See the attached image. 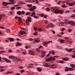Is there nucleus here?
<instances>
[{
  "label": "nucleus",
  "instance_id": "nucleus-25",
  "mask_svg": "<svg viewBox=\"0 0 75 75\" xmlns=\"http://www.w3.org/2000/svg\"><path fill=\"white\" fill-rule=\"evenodd\" d=\"M60 41L62 43H64V41H65V40H63V39H61L60 40Z\"/></svg>",
  "mask_w": 75,
  "mask_h": 75
},
{
  "label": "nucleus",
  "instance_id": "nucleus-13",
  "mask_svg": "<svg viewBox=\"0 0 75 75\" xmlns=\"http://www.w3.org/2000/svg\"><path fill=\"white\" fill-rule=\"evenodd\" d=\"M34 40L36 42H40V39H34Z\"/></svg>",
  "mask_w": 75,
  "mask_h": 75
},
{
  "label": "nucleus",
  "instance_id": "nucleus-2",
  "mask_svg": "<svg viewBox=\"0 0 75 75\" xmlns=\"http://www.w3.org/2000/svg\"><path fill=\"white\" fill-rule=\"evenodd\" d=\"M43 66L44 67H51V68H56L55 65L54 64H52L51 66L48 65V64L46 62H45L43 63Z\"/></svg>",
  "mask_w": 75,
  "mask_h": 75
},
{
  "label": "nucleus",
  "instance_id": "nucleus-59",
  "mask_svg": "<svg viewBox=\"0 0 75 75\" xmlns=\"http://www.w3.org/2000/svg\"><path fill=\"white\" fill-rule=\"evenodd\" d=\"M60 62L61 63V64H62V63H64V61H61Z\"/></svg>",
  "mask_w": 75,
  "mask_h": 75
},
{
  "label": "nucleus",
  "instance_id": "nucleus-5",
  "mask_svg": "<svg viewBox=\"0 0 75 75\" xmlns=\"http://www.w3.org/2000/svg\"><path fill=\"white\" fill-rule=\"evenodd\" d=\"M50 42H51V41H49L48 42H45L44 43V46H45V47H47L48 44H50Z\"/></svg>",
  "mask_w": 75,
  "mask_h": 75
},
{
  "label": "nucleus",
  "instance_id": "nucleus-62",
  "mask_svg": "<svg viewBox=\"0 0 75 75\" xmlns=\"http://www.w3.org/2000/svg\"><path fill=\"white\" fill-rule=\"evenodd\" d=\"M33 39L31 38L29 39V41H33Z\"/></svg>",
  "mask_w": 75,
  "mask_h": 75
},
{
  "label": "nucleus",
  "instance_id": "nucleus-49",
  "mask_svg": "<svg viewBox=\"0 0 75 75\" xmlns=\"http://www.w3.org/2000/svg\"><path fill=\"white\" fill-rule=\"evenodd\" d=\"M53 57L54 58H58V56H54Z\"/></svg>",
  "mask_w": 75,
  "mask_h": 75
},
{
  "label": "nucleus",
  "instance_id": "nucleus-51",
  "mask_svg": "<svg viewBox=\"0 0 75 75\" xmlns=\"http://www.w3.org/2000/svg\"><path fill=\"white\" fill-rule=\"evenodd\" d=\"M24 68V67L21 66V67H20V69H23V68Z\"/></svg>",
  "mask_w": 75,
  "mask_h": 75
},
{
  "label": "nucleus",
  "instance_id": "nucleus-14",
  "mask_svg": "<svg viewBox=\"0 0 75 75\" xmlns=\"http://www.w3.org/2000/svg\"><path fill=\"white\" fill-rule=\"evenodd\" d=\"M13 72V71H7V72L5 73V74H12Z\"/></svg>",
  "mask_w": 75,
  "mask_h": 75
},
{
  "label": "nucleus",
  "instance_id": "nucleus-40",
  "mask_svg": "<svg viewBox=\"0 0 75 75\" xmlns=\"http://www.w3.org/2000/svg\"><path fill=\"white\" fill-rule=\"evenodd\" d=\"M70 66L71 67H73V68H74V64H70Z\"/></svg>",
  "mask_w": 75,
  "mask_h": 75
},
{
  "label": "nucleus",
  "instance_id": "nucleus-9",
  "mask_svg": "<svg viewBox=\"0 0 75 75\" xmlns=\"http://www.w3.org/2000/svg\"><path fill=\"white\" fill-rule=\"evenodd\" d=\"M19 34L21 35H23V34H25L26 33L24 31H21L19 32Z\"/></svg>",
  "mask_w": 75,
  "mask_h": 75
},
{
  "label": "nucleus",
  "instance_id": "nucleus-38",
  "mask_svg": "<svg viewBox=\"0 0 75 75\" xmlns=\"http://www.w3.org/2000/svg\"><path fill=\"white\" fill-rule=\"evenodd\" d=\"M5 71V69H0V72H3V71Z\"/></svg>",
  "mask_w": 75,
  "mask_h": 75
},
{
  "label": "nucleus",
  "instance_id": "nucleus-26",
  "mask_svg": "<svg viewBox=\"0 0 75 75\" xmlns=\"http://www.w3.org/2000/svg\"><path fill=\"white\" fill-rule=\"evenodd\" d=\"M18 21H20L21 22V21H22V20L21 19V18L19 17L18 19Z\"/></svg>",
  "mask_w": 75,
  "mask_h": 75
},
{
  "label": "nucleus",
  "instance_id": "nucleus-41",
  "mask_svg": "<svg viewBox=\"0 0 75 75\" xmlns=\"http://www.w3.org/2000/svg\"><path fill=\"white\" fill-rule=\"evenodd\" d=\"M31 65H33V64H30V66H28V67L29 68H30V67H31Z\"/></svg>",
  "mask_w": 75,
  "mask_h": 75
},
{
  "label": "nucleus",
  "instance_id": "nucleus-35",
  "mask_svg": "<svg viewBox=\"0 0 75 75\" xmlns=\"http://www.w3.org/2000/svg\"><path fill=\"white\" fill-rule=\"evenodd\" d=\"M34 18H39V17H38V16H34Z\"/></svg>",
  "mask_w": 75,
  "mask_h": 75
},
{
  "label": "nucleus",
  "instance_id": "nucleus-37",
  "mask_svg": "<svg viewBox=\"0 0 75 75\" xmlns=\"http://www.w3.org/2000/svg\"><path fill=\"white\" fill-rule=\"evenodd\" d=\"M50 28V26L49 25V24L48 25L46 26V28Z\"/></svg>",
  "mask_w": 75,
  "mask_h": 75
},
{
  "label": "nucleus",
  "instance_id": "nucleus-52",
  "mask_svg": "<svg viewBox=\"0 0 75 75\" xmlns=\"http://www.w3.org/2000/svg\"><path fill=\"white\" fill-rule=\"evenodd\" d=\"M21 8V7H18L16 8V9H20Z\"/></svg>",
  "mask_w": 75,
  "mask_h": 75
},
{
  "label": "nucleus",
  "instance_id": "nucleus-31",
  "mask_svg": "<svg viewBox=\"0 0 75 75\" xmlns=\"http://www.w3.org/2000/svg\"><path fill=\"white\" fill-rule=\"evenodd\" d=\"M38 31L39 32H41V31H42V29L41 28H39L38 29Z\"/></svg>",
  "mask_w": 75,
  "mask_h": 75
},
{
  "label": "nucleus",
  "instance_id": "nucleus-39",
  "mask_svg": "<svg viewBox=\"0 0 75 75\" xmlns=\"http://www.w3.org/2000/svg\"><path fill=\"white\" fill-rule=\"evenodd\" d=\"M33 5L32 4H28L27 5L28 7H31Z\"/></svg>",
  "mask_w": 75,
  "mask_h": 75
},
{
  "label": "nucleus",
  "instance_id": "nucleus-8",
  "mask_svg": "<svg viewBox=\"0 0 75 75\" xmlns=\"http://www.w3.org/2000/svg\"><path fill=\"white\" fill-rule=\"evenodd\" d=\"M62 59L63 60H64V61H68V60H69V58L67 57H63L62 58Z\"/></svg>",
  "mask_w": 75,
  "mask_h": 75
},
{
  "label": "nucleus",
  "instance_id": "nucleus-42",
  "mask_svg": "<svg viewBox=\"0 0 75 75\" xmlns=\"http://www.w3.org/2000/svg\"><path fill=\"white\" fill-rule=\"evenodd\" d=\"M65 71H69V69H68V68H66L65 69Z\"/></svg>",
  "mask_w": 75,
  "mask_h": 75
},
{
  "label": "nucleus",
  "instance_id": "nucleus-54",
  "mask_svg": "<svg viewBox=\"0 0 75 75\" xmlns=\"http://www.w3.org/2000/svg\"><path fill=\"white\" fill-rule=\"evenodd\" d=\"M72 58H75V55H72Z\"/></svg>",
  "mask_w": 75,
  "mask_h": 75
},
{
  "label": "nucleus",
  "instance_id": "nucleus-36",
  "mask_svg": "<svg viewBox=\"0 0 75 75\" xmlns=\"http://www.w3.org/2000/svg\"><path fill=\"white\" fill-rule=\"evenodd\" d=\"M66 6H66V5L65 4H64L62 6V7L65 8L66 7Z\"/></svg>",
  "mask_w": 75,
  "mask_h": 75
},
{
  "label": "nucleus",
  "instance_id": "nucleus-33",
  "mask_svg": "<svg viewBox=\"0 0 75 75\" xmlns=\"http://www.w3.org/2000/svg\"><path fill=\"white\" fill-rule=\"evenodd\" d=\"M48 21L46 20H45L44 21V23L45 24H47V23H48Z\"/></svg>",
  "mask_w": 75,
  "mask_h": 75
},
{
  "label": "nucleus",
  "instance_id": "nucleus-6",
  "mask_svg": "<svg viewBox=\"0 0 75 75\" xmlns=\"http://www.w3.org/2000/svg\"><path fill=\"white\" fill-rule=\"evenodd\" d=\"M69 23L70 24V25H71V26H74V25H75V22L73 21H69Z\"/></svg>",
  "mask_w": 75,
  "mask_h": 75
},
{
  "label": "nucleus",
  "instance_id": "nucleus-19",
  "mask_svg": "<svg viewBox=\"0 0 75 75\" xmlns=\"http://www.w3.org/2000/svg\"><path fill=\"white\" fill-rule=\"evenodd\" d=\"M49 25L50 26V27H54V25L52 24V23H50L49 24Z\"/></svg>",
  "mask_w": 75,
  "mask_h": 75
},
{
  "label": "nucleus",
  "instance_id": "nucleus-4",
  "mask_svg": "<svg viewBox=\"0 0 75 75\" xmlns=\"http://www.w3.org/2000/svg\"><path fill=\"white\" fill-rule=\"evenodd\" d=\"M36 8V7L35 6H33V8H29L30 11H34L35 10V9Z\"/></svg>",
  "mask_w": 75,
  "mask_h": 75
},
{
  "label": "nucleus",
  "instance_id": "nucleus-27",
  "mask_svg": "<svg viewBox=\"0 0 75 75\" xmlns=\"http://www.w3.org/2000/svg\"><path fill=\"white\" fill-rule=\"evenodd\" d=\"M30 54L31 55H33V54H34V53H33V51H31L30 52Z\"/></svg>",
  "mask_w": 75,
  "mask_h": 75
},
{
  "label": "nucleus",
  "instance_id": "nucleus-32",
  "mask_svg": "<svg viewBox=\"0 0 75 75\" xmlns=\"http://www.w3.org/2000/svg\"><path fill=\"white\" fill-rule=\"evenodd\" d=\"M30 14V12H28L25 13L26 16H28V15H29V14Z\"/></svg>",
  "mask_w": 75,
  "mask_h": 75
},
{
  "label": "nucleus",
  "instance_id": "nucleus-34",
  "mask_svg": "<svg viewBox=\"0 0 75 75\" xmlns=\"http://www.w3.org/2000/svg\"><path fill=\"white\" fill-rule=\"evenodd\" d=\"M46 11H50V9L48 8L46 9Z\"/></svg>",
  "mask_w": 75,
  "mask_h": 75
},
{
  "label": "nucleus",
  "instance_id": "nucleus-61",
  "mask_svg": "<svg viewBox=\"0 0 75 75\" xmlns=\"http://www.w3.org/2000/svg\"><path fill=\"white\" fill-rule=\"evenodd\" d=\"M22 13L23 14H25V12H24V11H22Z\"/></svg>",
  "mask_w": 75,
  "mask_h": 75
},
{
  "label": "nucleus",
  "instance_id": "nucleus-23",
  "mask_svg": "<svg viewBox=\"0 0 75 75\" xmlns=\"http://www.w3.org/2000/svg\"><path fill=\"white\" fill-rule=\"evenodd\" d=\"M10 1L11 4H14V0H9Z\"/></svg>",
  "mask_w": 75,
  "mask_h": 75
},
{
  "label": "nucleus",
  "instance_id": "nucleus-30",
  "mask_svg": "<svg viewBox=\"0 0 75 75\" xmlns=\"http://www.w3.org/2000/svg\"><path fill=\"white\" fill-rule=\"evenodd\" d=\"M37 69H38V71H39V72H41V71H42V69H40L39 68H38Z\"/></svg>",
  "mask_w": 75,
  "mask_h": 75
},
{
  "label": "nucleus",
  "instance_id": "nucleus-22",
  "mask_svg": "<svg viewBox=\"0 0 75 75\" xmlns=\"http://www.w3.org/2000/svg\"><path fill=\"white\" fill-rule=\"evenodd\" d=\"M74 68H70L69 69V71H74Z\"/></svg>",
  "mask_w": 75,
  "mask_h": 75
},
{
  "label": "nucleus",
  "instance_id": "nucleus-57",
  "mask_svg": "<svg viewBox=\"0 0 75 75\" xmlns=\"http://www.w3.org/2000/svg\"><path fill=\"white\" fill-rule=\"evenodd\" d=\"M7 32H9V33H10V29H8L7 30Z\"/></svg>",
  "mask_w": 75,
  "mask_h": 75
},
{
  "label": "nucleus",
  "instance_id": "nucleus-3",
  "mask_svg": "<svg viewBox=\"0 0 75 75\" xmlns=\"http://www.w3.org/2000/svg\"><path fill=\"white\" fill-rule=\"evenodd\" d=\"M31 22V20H30L29 19H27L26 21V23L28 26H29L30 25V23Z\"/></svg>",
  "mask_w": 75,
  "mask_h": 75
},
{
  "label": "nucleus",
  "instance_id": "nucleus-63",
  "mask_svg": "<svg viewBox=\"0 0 75 75\" xmlns=\"http://www.w3.org/2000/svg\"><path fill=\"white\" fill-rule=\"evenodd\" d=\"M42 46H40L39 47V48H42Z\"/></svg>",
  "mask_w": 75,
  "mask_h": 75
},
{
  "label": "nucleus",
  "instance_id": "nucleus-12",
  "mask_svg": "<svg viewBox=\"0 0 75 75\" xmlns=\"http://www.w3.org/2000/svg\"><path fill=\"white\" fill-rule=\"evenodd\" d=\"M49 53L50 54H52V55H55V53L54 51H49Z\"/></svg>",
  "mask_w": 75,
  "mask_h": 75
},
{
  "label": "nucleus",
  "instance_id": "nucleus-16",
  "mask_svg": "<svg viewBox=\"0 0 75 75\" xmlns=\"http://www.w3.org/2000/svg\"><path fill=\"white\" fill-rule=\"evenodd\" d=\"M5 61H6V62H8V63L9 62H11V61L7 59H5Z\"/></svg>",
  "mask_w": 75,
  "mask_h": 75
},
{
  "label": "nucleus",
  "instance_id": "nucleus-50",
  "mask_svg": "<svg viewBox=\"0 0 75 75\" xmlns=\"http://www.w3.org/2000/svg\"><path fill=\"white\" fill-rule=\"evenodd\" d=\"M0 28H1L2 29H4V28L3 26L0 27Z\"/></svg>",
  "mask_w": 75,
  "mask_h": 75
},
{
  "label": "nucleus",
  "instance_id": "nucleus-11",
  "mask_svg": "<svg viewBox=\"0 0 75 75\" xmlns=\"http://www.w3.org/2000/svg\"><path fill=\"white\" fill-rule=\"evenodd\" d=\"M52 57H50L47 59L46 60V62H47V61H52Z\"/></svg>",
  "mask_w": 75,
  "mask_h": 75
},
{
  "label": "nucleus",
  "instance_id": "nucleus-64",
  "mask_svg": "<svg viewBox=\"0 0 75 75\" xmlns=\"http://www.w3.org/2000/svg\"><path fill=\"white\" fill-rule=\"evenodd\" d=\"M72 31V30H71L70 29H69V32L70 33V32H71V31Z\"/></svg>",
  "mask_w": 75,
  "mask_h": 75
},
{
  "label": "nucleus",
  "instance_id": "nucleus-28",
  "mask_svg": "<svg viewBox=\"0 0 75 75\" xmlns=\"http://www.w3.org/2000/svg\"><path fill=\"white\" fill-rule=\"evenodd\" d=\"M9 58L10 59H12L14 58V56H10L9 57Z\"/></svg>",
  "mask_w": 75,
  "mask_h": 75
},
{
  "label": "nucleus",
  "instance_id": "nucleus-44",
  "mask_svg": "<svg viewBox=\"0 0 75 75\" xmlns=\"http://www.w3.org/2000/svg\"><path fill=\"white\" fill-rule=\"evenodd\" d=\"M73 50H74V49H70L69 50V51H72Z\"/></svg>",
  "mask_w": 75,
  "mask_h": 75
},
{
  "label": "nucleus",
  "instance_id": "nucleus-24",
  "mask_svg": "<svg viewBox=\"0 0 75 75\" xmlns=\"http://www.w3.org/2000/svg\"><path fill=\"white\" fill-rule=\"evenodd\" d=\"M35 13L34 12L32 13L31 16L32 17H33V16H35Z\"/></svg>",
  "mask_w": 75,
  "mask_h": 75
},
{
  "label": "nucleus",
  "instance_id": "nucleus-60",
  "mask_svg": "<svg viewBox=\"0 0 75 75\" xmlns=\"http://www.w3.org/2000/svg\"><path fill=\"white\" fill-rule=\"evenodd\" d=\"M24 72V70H22V71H21V73H23Z\"/></svg>",
  "mask_w": 75,
  "mask_h": 75
},
{
  "label": "nucleus",
  "instance_id": "nucleus-48",
  "mask_svg": "<svg viewBox=\"0 0 75 75\" xmlns=\"http://www.w3.org/2000/svg\"><path fill=\"white\" fill-rule=\"evenodd\" d=\"M15 8L14 7H12L11 8V10H14Z\"/></svg>",
  "mask_w": 75,
  "mask_h": 75
},
{
  "label": "nucleus",
  "instance_id": "nucleus-1",
  "mask_svg": "<svg viewBox=\"0 0 75 75\" xmlns=\"http://www.w3.org/2000/svg\"><path fill=\"white\" fill-rule=\"evenodd\" d=\"M53 10L54 11V13L55 14H63L64 13V11H61L60 9H56L55 8H53Z\"/></svg>",
  "mask_w": 75,
  "mask_h": 75
},
{
  "label": "nucleus",
  "instance_id": "nucleus-58",
  "mask_svg": "<svg viewBox=\"0 0 75 75\" xmlns=\"http://www.w3.org/2000/svg\"><path fill=\"white\" fill-rule=\"evenodd\" d=\"M4 52V51L3 50H1L0 51V52H1V53H2V52Z\"/></svg>",
  "mask_w": 75,
  "mask_h": 75
},
{
  "label": "nucleus",
  "instance_id": "nucleus-43",
  "mask_svg": "<svg viewBox=\"0 0 75 75\" xmlns=\"http://www.w3.org/2000/svg\"><path fill=\"white\" fill-rule=\"evenodd\" d=\"M27 18H28V19H30L29 20H31V17H30L29 16H28L27 17Z\"/></svg>",
  "mask_w": 75,
  "mask_h": 75
},
{
  "label": "nucleus",
  "instance_id": "nucleus-55",
  "mask_svg": "<svg viewBox=\"0 0 75 75\" xmlns=\"http://www.w3.org/2000/svg\"><path fill=\"white\" fill-rule=\"evenodd\" d=\"M54 60H55V58H53L52 57V61H54Z\"/></svg>",
  "mask_w": 75,
  "mask_h": 75
},
{
  "label": "nucleus",
  "instance_id": "nucleus-47",
  "mask_svg": "<svg viewBox=\"0 0 75 75\" xmlns=\"http://www.w3.org/2000/svg\"><path fill=\"white\" fill-rule=\"evenodd\" d=\"M37 28L35 27L34 28V30L35 31H37Z\"/></svg>",
  "mask_w": 75,
  "mask_h": 75
},
{
  "label": "nucleus",
  "instance_id": "nucleus-10",
  "mask_svg": "<svg viewBox=\"0 0 75 75\" xmlns=\"http://www.w3.org/2000/svg\"><path fill=\"white\" fill-rule=\"evenodd\" d=\"M74 4H75V2H73L72 3H69V5H70V6H74Z\"/></svg>",
  "mask_w": 75,
  "mask_h": 75
},
{
  "label": "nucleus",
  "instance_id": "nucleus-18",
  "mask_svg": "<svg viewBox=\"0 0 75 75\" xmlns=\"http://www.w3.org/2000/svg\"><path fill=\"white\" fill-rule=\"evenodd\" d=\"M63 24H64V22H61L59 23V24L60 26H62Z\"/></svg>",
  "mask_w": 75,
  "mask_h": 75
},
{
  "label": "nucleus",
  "instance_id": "nucleus-20",
  "mask_svg": "<svg viewBox=\"0 0 75 75\" xmlns=\"http://www.w3.org/2000/svg\"><path fill=\"white\" fill-rule=\"evenodd\" d=\"M5 16V15H0V21H1V20L2 19V16Z\"/></svg>",
  "mask_w": 75,
  "mask_h": 75
},
{
  "label": "nucleus",
  "instance_id": "nucleus-29",
  "mask_svg": "<svg viewBox=\"0 0 75 75\" xmlns=\"http://www.w3.org/2000/svg\"><path fill=\"white\" fill-rule=\"evenodd\" d=\"M16 44H18V45L19 46H20L21 45V43H20V42H16Z\"/></svg>",
  "mask_w": 75,
  "mask_h": 75
},
{
  "label": "nucleus",
  "instance_id": "nucleus-56",
  "mask_svg": "<svg viewBox=\"0 0 75 75\" xmlns=\"http://www.w3.org/2000/svg\"><path fill=\"white\" fill-rule=\"evenodd\" d=\"M23 54H24V55H25V54H27V53H26L25 52H23Z\"/></svg>",
  "mask_w": 75,
  "mask_h": 75
},
{
  "label": "nucleus",
  "instance_id": "nucleus-46",
  "mask_svg": "<svg viewBox=\"0 0 75 75\" xmlns=\"http://www.w3.org/2000/svg\"><path fill=\"white\" fill-rule=\"evenodd\" d=\"M45 57V55L44 54H42L41 55V57L42 58H43V57Z\"/></svg>",
  "mask_w": 75,
  "mask_h": 75
},
{
  "label": "nucleus",
  "instance_id": "nucleus-53",
  "mask_svg": "<svg viewBox=\"0 0 75 75\" xmlns=\"http://www.w3.org/2000/svg\"><path fill=\"white\" fill-rule=\"evenodd\" d=\"M65 30V28H63L62 29V31H64Z\"/></svg>",
  "mask_w": 75,
  "mask_h": 75
},
{
  "label": "nucleus",
  "instance_id": "nucleus-17",
  "mask_svg": "<svg viewBox=\"0 0 75 75\" xmlns=\"http://www.w3.org/2000/svg\"><path fill=\"white\" fill-rule=\"evenodd\" d=\"M8 40H10V41H12V42H13L14 41V39L13 38H8Z\"/></svg>",
  "mask_w": 75,
  "mask_h": 75
},
{
  "label": "nucleus",
  "instance_id": "nucleus-21",
  "mask_svg": "<svg viewBox=\"0 0 75 75\" xmlns=\"http://www.w3.org/2000/svg\"><path fill=\"white\" fill-rule=\"evenodd\" d=\"M22 13V12L21 11H18L17 12V14H19V15H21V14Z\"/></svg>",
  "mask_w": 75,
  "mask_h": 75
},
{
  "label": "nucleus",
  "instance_id": "nucleus-45",
  "mask_svg": "<svg viewBox=\"0 0 75 75\" xmlns=\"http://www.w3.org/2000/svg\"><path fill=\"white\" fill-rule=\"evenodd\" d=\"M71 17H75V14H73L71 16Z\"/></svg>",
  "mask_w": 75,
  "mask_h": 75
},
{
  "label": "nucleus",
  "instance_id": "nucleus-7",
  "mask_svg": "<svg viewBox=\"0 0 75 75\" xmlns=\"http://www.w3.org/2000/svg\"><path fill=\"white\" fill-rule=\"evenodd\" d=\"M11 2H4L3 3V4L4 5H6V6L8 5V4H11Z\"/></svg>",
  "mask_w": 75,
  "mask_h": 75
},
{
  "label": "nucleus",
  "instance_id": "nucleus-15",
  "mask_svg": "<svg viewBox=\"0 0 75 75\" xmlns=\"http://www.w3.org/2000/svg\"><path fill=\"white\" fill-rule=\"evenodd\" d=\"M30 1H32L33 3H34L35 1V2L36 3H38V0H30Z\"/></svg>",
  "mask_w": 75,
  "mask_h": 75
}]
</instances>
